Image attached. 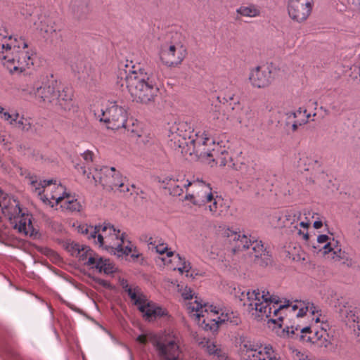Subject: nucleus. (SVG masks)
Instances as JSON below:
<instances>
[{
	"mask_svg": "<svg viewBox=\"0 0 360 360\" xmlns=\"http://www.w3.org/2000/svg\"><path fill=\"white\" fill-rule=\"evenodd\" d=\"M168 136L170 146L174 150H181V153L195 155L199 158L207 159L220 166H228L238 171L245 167L244 163L235 162L225 147L215 142L207 131L195 130L191 120L174 122Z\"/></svg>",
	"mask_w": 360,
	"mask_h": 360,
	"instance_id": "1",
	"label": "nucleus"
},
{
	"mask_svg": "<svg viewBox=\"0 0 360 360\" xmlns=\"http://www.w3.org/2000/svg\"><path fill=\"white\" fill-rule=\"evenodd\" d=\"M240 300L246 310L255 319L268 320L280 327L283 321V316L301 318L310 313L312 321L320 322V309L308 300H285L283 302L279 297L271 295L264 288H257L243 292Z\"/></svg>",
	"mask_w": 360,
	"mask_h": 360,
	"instance_id": "2",
	"label": "nucleus"
},
{
	"mask_svg": "<svg viewBox=\"0 0 360 360\" xmlns=\"http://www.w3.org/2000/svg\"><path fill=\"white\" fill-rule=\"evenodd\" d=\"M117 84L123 86L124 84L133 100L138 103L148 104L155 101L159 88L150 76L140 65L132 61H121L118 65Z\"/></svg>",
	"mask_w": 360,
	"mask_h": 360,
	"instance_id": "3",
	"label": "nucleus"
},
{
	"mask_svg": "<svg viewBox=\"0 0 360 360\" xmlns=\"http://www.w3.org/2000/svg\"><path fill=\"white\" fill-rule=\"evenodd\" d=\"M34 52L25 39L0 30V60L10 73H21L34 64Z\"/></svg>",
	"mask_w": 360,
	"mask_h": 360,
	"instance_id": "4",
	"label": "nucleus"
},
{
	"mask_svg": "<svg viewBox=\"0 0 360 360\" xmlns=\"http://www.w3.org/2000/svg\"><path fill=\"white\" fill-rule=\"evenodd\" d=\"M185 300H190L186 304L190 316L203 330L215 332L219 324L225 321L236 322L234 313L229 309H217L210 305L198 297L193 298L192 290L186 288L182 292Z\"/></svg>",
	"mask_w": 360,
	"mask_h": 360,
	"instance_id": "5",
	"label": "nucleus"
},
{
	"mask_svg": "<svg viewBox=\"0 0 360 360\" xmlns=\"http://www.w3.org/2000/svg\"><path fill=\"white\" fill-rule=\"evenodd\" d=\"M90 231L94 234H97L94 243L100 247L117 253L118 256L131 255L134 260L139 257L140 254L136 246L124 238V233H120V230H117L110 224L104 223L103 225L96 226L95 229H91Z\"/></svg>",
	"mask_w": 360,
	"mask_h": 360,
	"instance_id": "6",
	"label": "nucleus"
},
{
	"mask_svg": "<svg viewBox=\"0 0 360 360\" xmlns=\"http://www.w3.org/2000/svg\"><path fill=\"white\" fill-rule=\"evenodd\" d=\"M194 186L195 193L186 194L185 200L194 205L203 207L214 217H221L228 212L229 205L217 192L213 191L210 184L203 181L195 184Z\"/></svg>",
	"mask_w": 360,
	"mask_h": 360,
	"instance_id": "7",
	"label": "nucleus"
},
{
	"mask_svg": "<svg viewBox=\"0 0 360 360\" xmlns=\"http://www.w3.org/2000/svg\"><path fill=\"white\" fill-rule=\"evenodd\" d=\"M312 210L308 208L300 211L290 208L283 212H276L271 216V223L276 227L293 229L295 233L302 239H309L308 229L310 226V217Z\"/></svg>",
	"mask_w": 360,
	"mask_h": 360,
	"instance_id": "8",
	"label": "nucleus"
},
{
	"mask_svg": "<svg viewBox=\"0 0 360 360\" xmlns=\"http://www.w3.org/2000/svg\"><path fill=\"white\" fill-rule=\"evenodd\" d=\"M187 55V49L179 33L166 34L158 46L161 63L168 68H175L182 63Z\"/></svg>",
	"mask_w": 360,
	"mask_h": 360,
	"instance_id": "9",
	"label": "nucleus"
},
{
	"mask_svg": "<svg viewBox=\"0 0 360 360\" xmlns=\"http://www.w3.org/2000/svg\"><path fill=\"white\" fill-rule=\"evenodd\" d=\"M0 207L4 215L7 216L15 229L25 236H32L34 233L31 216L22 212L20 203L0 190Z\"/></svg>",
	"mask_w": 360,
	"mask_h": 360,
	"instance_id": "10",
	"label": "nucleus"
},
{
	"mask_svg": "<svg viewBox=\"0 0 360 360\" xmlns=\"http://www.w3.org/2000/svg\"><path fill=\"white\" fill-rule=\"evenodd\" d=\"M150 342L155 348L160 360H180L182 353L181 338L174 332H165L152 335Z\"/></svg>",
	"mask_w": 360,
	"mask_h": 360,
	"instance_id": "11",
	"label": "nucleus"
},
{
	"mask_svg": "<svg viewBox=\"0 0 360 360\" xmlns=\"http://www.w3.org/2000/svg\"><path fill=\"white\" fill-rule=\"evenodd\" d=\"M95 117L100 122L107 124V128L112 130H120L126 127L127 112L117 101H108L102 108L94 109Z\"/></svg>",
	"mask_w": 360,
	"mask_h": 360,
	"instance_id": "12",
	"label": "nucleus"
},
{
	"mask_svg": "<svg viewBox=\"0 0 360 360\" xmlns=\"http://www.w3.org/2000/svg\"><path fill=\"white\" fill-rule=\"evenodd\" d=\"M59 86L60 82L51 75L43 78L41 81L33 82L30 86H22V90L34 96L40 103L53 105Z\"/></svg>",
	"mask_w": 360,
	"mask_h": 360,
	"instance_id": "13",
	"label": "nucleus"
},
{
	"mask_svg": "<svg viewBox=\"0 0 360 360\" xmlns=\"http://www.w3.org/2000/svg\"><path fill=\"white\" fill-rule=\"evenodd\" d=\"M125 291L127 292L129 297L134 302V304L138 307L146 321H155L167 315L166 309L148 300L138 287L126 286Z\"/></svg>",
	"mask_w": 360,
	"mask_h": 360,
	"instance_id": "14",
	"label": "nucleus"
},
{
	"mask_svg": "<svg viewBox=\"0 0 360 360\" xmlns=\"http://www.w3.org/2000/svg\"><path fill=\"white\" fill-rule=\"evenodd\" d=\"M317 245L314 248L323 251V254L328 255L334 261L340 262L343 264L350 266L353 264L352 259L349 254L342 251L338 240L327 235L321 234L318 236L316 239Z\"/></svg>",
	"mask_w": 360,
	"mask_h": 360,
	"instance_id": "15",
	"label": "nucleus"
},
{
	"mask_svg": "<svg viewBox=\"0 0 360 360\" xmlns=\"http://www.w3.org/2000/svg\"><path fill=\"white\" fill-rule=\"evenodd\" d=\"M277 72L271 65H257L250 69L248 82L253 89H265L274 81Z\"/></svg>",
	"mask_w": 360,
	"mask_h": 360,
	"instance_id": "16",
	"label": "nucleus"
},
{
	"mask_svg": "<svg viewBox=\"0 0 360 360\" xmlns=\"http://www.w3.org/2000/svg\"><path fill=\"white\" fill-rule=\"evenodd\" d=\"M77 257L84 264L100 273L110 274L113 272L114 267L110 260L99 257L88 246H82L81 249H78Z\"/></svg>",
	"mask_w": 360,
	"mask_h": 360,
	"instance_id": "17",
	"label": "nucleus"
},
{
	"mask_svg": "<svg viewBox=\"0 0 360 360\" xmlns=\"http://www.w3.org/2000/svg\"><path fill=\"white\" fill-rule=\"evenodd\" d=\"M122 175L114 167L102 166L94 167L91 177L96 185L101 184L103 188L110 191L117 187Z\"/></svg>",
	"mask_w": 360,
	"mask_h": 360,
	"instance_id": "18",
	"label": "nucleus"
},
{
	"mask_svg": "<svg viewBox=\"0 0 360 360\" xmlns=\"http://www.w3.org/2000/svg\"><path fill=\"white\" fill-rule=\"evenodd\" d=\"M314 6V0H288V14L294 22L303 23L311 15Z\"/></svg>",
	"mask_w": 360,
	"mask_h": 360,
	"instance_id": "19",
	"label": "nucleus"
},
{
	"mask_svg": "<svg viewBox=\"0 0 360 360\" xmlns=\"http://www.w3.org/2000/svg\"><path fill=\"white\" fill-rule=\"evenodd\" d=\"M202 180L197 179L196 181H191L186 179V174L184 173L176 174L172 176L166 177L162 183L165 185V188L168 189L170 195L173 196H179L183 194L184 188L188 187L192 188V193H195L194 184L196 183H202Z\"/></svg>",
	"mask_w": 360,
	"mask_h": 360,
	"instance_id": "20",
	"label": "nucleus"
},
{
	"mask_svg": "<svg viewBox=\"0 0 360 360\" xmlns=\"http://www.w3.org/2000/svg\"><path fill=\"white\" fill-rule=\"evenodd\" d=\"M244 347L246 348L245 360H281L278 352L269 344L247 343Z\"/></svg>",
	"mask_w": 360,
	"mask_h": 360,
	"instance_id": "21",
	"label": "nucleus"
},
{
	"mask_svg": "<svg viewBox=\"0 0 360 360\" xmlns=\"http://www.w3.org/2000/svg\"><path fill=\"white\" fill-rule=\"evenodd\" d=\"M67 193L61 184H57L56 180H49V186L45 190V194L41 195V200L53 207L58 205Z\"/></svg>",
	"mask_w": 360,
	"mask_h": 360,
	"instance_id": "22",
	"label": "nucleus"
},
{
	"mask_svg": "<svg viewBox=\"0 0 360 360\" xmlns=\"http://www.w3.org/2000/svg\"><path fill=\"white\" fill-rule=\"evenodd\" d=\"M340 314L346 324L353 328L354 335H360V307L343 305Z\"/></svg>",
	"mask_w": 360,
	"mask_h": 360,
	"instance_id": "23",
	"label": "nucleus"
},
{
	"mask_svg": "<svg viewBox=\"0 0 360 360\" xmlns=\"http://www.w3.org/2000/svg\"><path fill=\"white\" fill-rule=\"evenodd\" d=\"M161 260L163 262L164 265L167 267L173 270H178L181 274L186 273V276H188L189 271L191 269V264L179 254L169 251L167 254V257H161Z\"/></svg>",
	"mask_w": 360,
	"mask_h": 360,
	"instance_id": "24",
	"label": "nucleus"
},
{
	"mask_svg": "<svg viewBox=\"0 0 360 360\" xmlns=\"http://www.w3.org/2000/svg\"><path fill=\"white\" fill-rule=\"evenodd\" d=\"M291 330H290V328H288V333L295 334L297 332H300L301 333V339L303 341L309 342L311 343H316L319 340H320L323 336L326 334V330L323 328L321 330H318L314 327H301L300 326H297L294 328V326H291L290 328Z\"/></svg>",
	"mask_w": 360,
	"mask_h": 360,
	"instance_id": "25",
	"label": "nucleus"
},
{
	"mask_svg": "<svg viewBox=\"0 0 360 360\" xmlns=\"http://www.w3.org/2000/svg\"><path fill=\"white\" fill-rule=\"evenodd\" d=\"M53 105H58L64 110H70L75 107L73 101V91L71 88L64 86L60 82L56 93V99Z\"/></svg>",
	"mask_w": 360,
	"mask_h": 360,
	"instance_id": "26",
	"label": "nucleus"
},
{
	"mask_svg": "<svg viewBox=\"0 0 360 360\" xmlns=\"http://www.w3.org/2000/svg\"><path fill=\"white\" fill-rule=\"evenodd\" d=\"M224 234L229 238V242L233 243L234 246L233 251L235 252L248 249L254 240L253 238H251L250 236H248L244 233H237L230 229H227Z\"/></svg>",
	"mask_w": 360,
	"mask_h": 360,
	"instance_id": "27",
	"label": "nucleus"
},
{
	"mask_svg": "<svg viewBox=\"0 0 360 360\" xmlns=\"http://www.w3.org/2000/svg\"><path fill=\"white\" fill-rule=\"evenodd\" d=\"M198 345L205 349L209 355L217 360H225L227 357L226 352L221 349L220 345L212 342L206 338L198 337L196 339Z\"/></svg>",
	"mask_w": 360,
	"mask_h": 360,
	"instance_id": "28",
	"label": "nucleus"
},
{
	"mask_svg": "<svg viewBox=\"0 0 360 360\" xmlns=\"http://www.w3.org/2000/svg\"><path fill=\"white\" fill-rule=\"evenodd\" d=\"M8 123L22 132H31L35 130L34 120L23 115H20L19 113L12 114L11 119Z\"/></svg>",
	"mask_w": 360,
	"mask_h": 360,
	"instance_id": "29",
	"label": "nucleus"
},
{
	"mask_svg": "<svg viewBox=\"0 0 360 360\" xmlns=\"http://www.w3.org/2000/svg\"><path fill=\"white\" fill-rule=\"evenodd\" d=\"M298 167L304 171L321 172H322V162L315 156L302 153L298 161Z\"/></svg>",
	"mask_w": 360,
	"mask_h": 360,
	"instance_id": "30",
	"label": "nucleus"
},
{
	"mask_svg": "<svg viewBox=\"0 0 360 360\" xmlns=\"http://www.w3.org/2000/svg\"><path fill=\"white\" fill-rule=\"evenodd\" d=\"M251 247L253 251L255 262L262 266L267 265L269 262H270L271 255L264 248V245L261 240H254Z\"/></svg>",
	"mask_w": 360,
	"mask_h": 360,
	"instance_id": "31",
	"label": "nucleus"
},
{
	"mask_svg": "<svg viewBox=\"0 0 360 360\" xmlns=\"http://www.w3.org/2000/svg\"><path fill=\"white\" fill-rule=\"evenodd\" d=\"M233 117L240 124L247 126L250 120L252 117L253 113L250 107L241 106L240 104L236 103L233 108Z\"/></svg>",
	"mask_w": 360,
	"mask_h": 360,
	"instance_id": "32",
	"label": "nucleus"
},
{
	"mask_svg": "<svg viewBox=\"0 0 360 360\" xmlns=\"http://www.w3.org/2000/svg\"><path fill=\"white\" fill-rule=\"evenodd\" d=\"M120 130H122L124 134H127L132 139H135L136 137L141 138L143 136V134L141 133H142L143 130L141 129L140 124L132 118H127L126 127H123L120 128Z\"/></svg>",
	"mask_w": 360,
	"mask_h": 360,
	"instance_id": "33",
	"label": "nucleus"
},
{
	"mask_svg": "<svg viewBox=\"0 0 360 360\" xmlns=\"http://www.w3.org/2000/svg\"><path fill=\"white\" fill-rule=\"evenodd\" d=\"M74 72H77L79 79L88 82L93 79L92 70L87 67L84 61H79L75 65H72Z\"/></svg>",
	"mask_w": 360,
	"mask_h": 360,
	"instance_id": "34",
	"label": "nucleus"
},
{
	"mask_svg": "<svg viewBox=\"0 0 360 360\" xmlns=\"http://www.w3.org/2000/svg\"><path fill=\"white\" fill-rule=\"evenodd\" d=\"M82 156L84 160V165L77 167V169L79 172L86 175V178L90 179L93 174V172H91L92 168L91 165L94 161V153L90 150H86L82 154Z\"/></svg>",
	"mask_w": 360,
	"mask_h": 360,
	"instance_id": "35",
	"label": "nucleus"
},
{
	"mask_svg": "<svg viewBox=\"0 0 360 360\" xmlns=\"http://www.w3.org/2000/svg\"><path fill=\"white\" fill-rule=\"evenodd\" d=\"M236 13L243 17L257 18L260 16L262 10L259 6L250 4L240 6L236 9Z\"/></svg>",
	"mask_w": 360,
	"mask_h": 360,
	"instance_id": "36",
	"label": "nucleus"
},
{
	"mask_svg": "<svg viewBox=\"0 0 360 360\" xmlns=\"http://www.w3.org/2000/svg\"><path fill=\"white\" fill-rule=\"evenodd\" d=\"M59 204L63 210L71 212H79L82 209L80 202L69 193H67Z\"/></svg>",
	"mask_w": 360,
	"mask_h": 360,
	"instance_id": "37",
	"label": "nucleus"
},
{
	"mask_svg": "<svg viewBox=\"0 0 360 360\" xmlns=\"http://www.w3.org/2000/svg\"><path fill=\"white\" fill-rule=\"evenodd\" d=\"M148 246L150 249L152 250H155V252L160 255V259L161 257H167V254L169 251H172L168 248L167 243H165L162 242L161 240H158L157 238H150L148 240Z\"/></svg>",
	"mask_w": 360,
	"mask_h": 360,
	"instance_id": "38",
	"label": "nucleus"
},
{
	"mask_svg": "<svg viewBox=\"0 0 360 360\" xmlns=\"http://www.w3.org/2000/svg\"><path fill=\"white\" fill-rule=\"evenodd\" d=\"M49 186V181L41 180L37 177L30 178V187L32 192L39 196L41 200V195L45 194V190Z\"/></svg>",
	"mask_w": 360,
	"mask_h": 360,
	"instance_id": "39",
	"label": "nucleus"
},
{
	"mask_svg": "<svg viewBox=\"0 0 360 360\" xmlns=\"http://www.w3.org/2000/svg\"><path fill=\"white\" fill-rule=\"evenodd\" d=\"M38 28L41 32L45 34L44 37H49L53 33H55L56 30L55 28V22L50 18L44 17L41 21Z\"/></svg>",
	"mask_w": 360,
	"mask_h": 360,
	"instance_id": "40",
	"label": "nucleus"
},
{
	"mask_svg": "<svg viewBox=\"0 0 360 360\" xmlns=\"http://www.w3.org/2000/svg\"><path fill=\"white\" fill-rule=\"evenodd\" d=\"M115 190L119 191L120 193L131 195L136 191V187L134 184H129L127 182V180L122 177V181H120L118 183L117 187L115 188Z\"/></svg>",
	"mask_w": 360,
	"mask_h": 360,
	"instance_id": "41",
	"label": "nucleus"
},
{
	"mask_svg": "<svg viewBox=\"0 0 360 360\" xmlns=\"http://www.w3.org/2000/svg\"><path fill=\"white\" fill-rule=\"evenodd\" d=\"M293 112L294 115H295V117L296 119V123L298 124V127L305 124L309 122V119L311 115L307 113V110H303L300 108Z\"/></svg>",
	"mask_w": 360,
	"mask_h": 360,
	"instance_id": "42",
	"label": "nucleus"
},
{
	"mask_svg": "<svg viewBox=\"0 0 360 360\" xmlns=\"http://www.w3.org/2000/svg\"><path fill=\"white\" fill-rule=\"evenodd\" d=\"M285 126L288 131L292 132L295 131L298 129V124L296 123V119L295 117L293 112H290L285 115Z\"/></svg>",
	"mask_w": 360,
	"mask_h": 360,
	"instance_id": "43",
	"label": "nucleus"
},
{
	"mask_svg": "<svg viewBox=\"0 0 360 360\" xmlns=\"http://www.w3.org/2000/svg\"><path fill=\"white\" fill-rule=\"evenodd\" d=\"M143 136L141 138L136 137L135 139L138 144L146 146L152 141V136L150 134L146 133L144 131L141 133Z\"/></svg>",
	"mask_w": 360,
	"mask_h": 360,
	"instance_id": "44",
	"label": "nucleus"
},
{
	"mask_svg": "<svg viewBox=\"0 0 360 360\" xmlns=\"http://www.w3.org/2000/svg\"><path fill=\"white\" fill-rule=\"evenodd\" d=\"M314 219L315 221L313 224V226L316 229H319L323 226V217H321L318 213H315L312 212V214L310 217V223L311 222V219Z\"/></svg>",
	"mask_w": 360,
	"mask_h": 360,
	"instance_id": "45",
	"label": "nucleus"
},
{
	"mask_svg": "<svg viewBox=\"0 0 360 360\" xmlns=\"http://www.w3.org/2000/svg\"><path fill=\"white\" fill-rule=\"evenodd\" d=\"M91 229H95V226H88L87 225H84L80 227V231L82 233L86 234L88 238L94 240V243L96 241L97 234H94L91 233L90 231Z\"/></svg>",
	"mask_w": 360,
	"mask_h": 360,
	"instance_id": "46",
	"label": "nucleus"
},
{
	"mask_svg": "<svg viewBox=\"0 0 360 360\" xmlns=\"http://www.w3.org/2000/svg\"><path fill=\"white\" fill-rule=\"evenodd\" d=\"M12 114H10L8 112H5L3 107L0 105V117L8 122L9 120L11 119Z\"/></svg>",
	"mask_w": 360,
	"mask_h": 360,
	"instance_id": "47",
	"label": "nucleus"
},
{
	"mask_svg": "<svg viewBox=\"0 0 360 360\" xmlns=\"http://www.w3.org/2000/svg\"><path fill=\"white\" fill-rule=\"evenodd\" d=\"M153 335H140L137 337L136 340L142 345H146L148 341H150V338Z\"/></svg>",
	"mask_w": 360,
	"mask_h": 360,
	"instance_id": "48",
	"label": "nucleus"
},
{
	"mask_svg": "<svg viewBox=\"0 0 360 360\" xmlns=\"http://www.w3.org/2000/svg\"><path fill=\"white\" fill-rule=\"evenodd\" d=\"M329 109L333 112H338L340 109V104L339 102L334 101L329 105Z\"/></svg>",
	"mask_w": 360,
	"mask_h": 360,
	"instance_id": "49",
	"label": "nucleus"
},
{
	"mask_svg": "<svg viewBox=\"0 0 360 360\" xmlns=\"http://www.w3.org/2000/svg\"><path fill=\"white\" fill-rule=\"evenodd\" d=\"M20 357L18 355L14 352H11L8 354L6 357V360H19Z\"/></svg>",
	"mask_w": 360,
	"mask_h": 360,
	"instance_id": "50",
	"label": "nucleus"
},
{
	"mask_svg": "<svg viewBox=\"0 0 360 360\" xmlns=\"http://www.w3.org/2000/svg\"><path fill=\"white\" fill-rule=\"evenodd\" d=\"M100 283L104 286V287H108L109 285V283L106 281H104V280H101L100 281Z\"/></svg>",
	"mask_w": 360,
	"mask_h": 360,
	"instance_id": "51",
	"label": "nucleus"
},
{
	"mask_svg": "<svg viewBox=\"0 0 360 360\" xmlns=\"http://www.w3.org/2000/svg\"><path fill=\"white\" fill-rule=\"evenodd\" d=\"M354 1L357 8L360 10V0H354Z\"/></svg>",
	"mask_w": 360,
	"mask_h": 360,
	"instance_id": "52",
	"label": "nucleus"
},
{
	"mask_svg": "<svg viewBox=\"0 0 360 360\" xmlns=\"http://www.w3.org/2000/svg\"><path fill=\"white\" fill-rule=\"evenodd\" d=\"M357 338H359V340L360 341V335H359Z\"/></svg>",
	"mask_w": 360,
	"mask_h": 360,
	"instance_id": "53",
	"label": "nucleus"
}]
</instances>
